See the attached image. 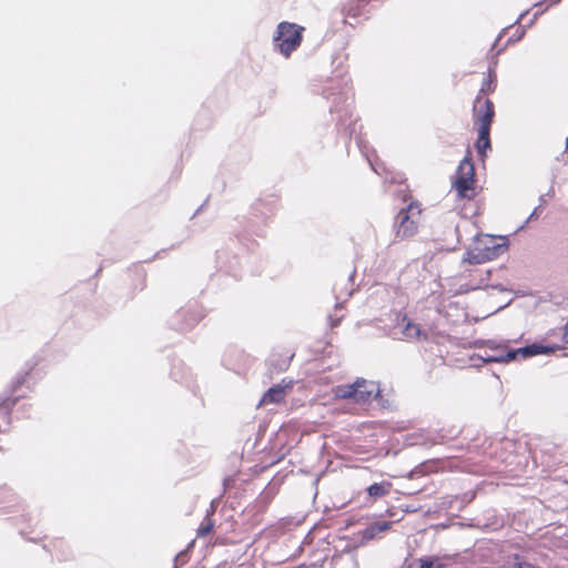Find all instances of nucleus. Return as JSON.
I'll list each match as a JSON object with an SVG mask.
<instances>
[{
	"label": "nucleus",
	"mask_w": 568,
	"mask_h": 568,
	"mask_svg": "<svg viewBox=\"0 0 568 568\" xmlns=\"http://www.w3.org/2000/svg\"><path fill=\"white\" fill-rule=\"evenodd\" d=\"M480 100L473 104V119L475 125L478 126V139L475 148L481 161H485L487 151L491 149L490 126L495 118V105L493 101H486L481 105Z\"/></svg>",
	"instance_id": "nucleus-1"
},
{
	"label": "nucleus",
	"mask_w": 568,
	"mask_h": 568,
	"mask_svg": "<svg viewBox=\"0 0 568 568\" xmlns=\"http://www.w3.org/2000/svg\"><path fill=\"white\" fill-rule=\"evenodd\" d=\"M424 221L422 204L410 199L396 214L393 229L396 240H406L416 235Z\"/></svg>",
	"instance_id": "nucleus-2"
},
{
	"label": "nucleus",
	"mask_w": 568,
	"mask_h": 568,
	"mask_svg": "<svg viewBox=\"0 0 568 568\" xmlns=\"http://www.w3.org/2000/svg\"><path fill=\"white\" fill-rule=\"evenodd\" d=\"M304 31L305 28L296 23L280 22L273 37L276 50L285 58H290L302 44Z\"/></svg>",
	"instance_id": "nucleus-3"
},
{
	"label": "nucleus",
	"mask_w": 568,
	"mask_h": 568,
	"mask_svg": "<svg viewBox=\"0 0 568 568\" xmlns=\"http://www.w3.org/2000/svg\"><path fill=\"white\" fill-rule=\"evenodd\" d=\"M453 186L462 199L471 200L476 196V172L469 149L456 170Z\"/></svg>",
	"instance_id": "nucleus-4"
},
{
	"label": "nucleus",
	"mask_w": 568,
	"mask_h": 568,
	"mask_svg": "<svg viewBox=\"0 0 568 568\" xmlns=\"http://www.w3.org/2000/svg\"><path fill=\"white\" fill-rule=\"evenodd\" d=\"M333 393L337 399H353L355 403L366 404L378 393V387L374 382L358 378L353 384L336 386Z\"/></svg>",
	"instance_id": "nucleus-5"
},
{
	"label": "nucleus",
	"mask_w": 568,
	"mask_h": 568,
	"mask_svg": "<svg viewBox=\"0 0 568 568\" xmlns=\"http://www.w3.org/2000/svg\"><path fill=\"white\" fill-rule=\"evenodd\" d=\"M562 346L560 345H542L539 343H534L530 345H527L525 347H520L517 349L508 351L505 355L499 356H488L484 358L485 362H505L508 363L510 361L516 359L518 356L523 358L532 357L540 354H552L556 351L561 349Z\"/></svg>",
	"instance_id": "nucleus-6"
},
{
	"label": "nucleus",
	"mask_w": 568,
	"mask_h": 568,
	"mask_svg": "<svg viewBox=\"0 0 568 568\" xmlns=\"http://www.w3.org/2000/svg\"><path fill=\"white\" fill-rule=\"evenodd\" d=\"M496 63L494 65H489L487 70L486 77L483 79L479 92L474 101V104L480 100V104L484 105L486 101H491L486 95L493 93L497 87V74L495 69Z\"/></svg>",
	"instance_id": "nucleus-7"
},
{
	"label": "nucleus",
	"mask_w": 568,
	"mask_h": 568,
	"mask_svg": "<svg viewBox=\"0 0 568 568\" xmlns=\"http://www.w3.org/2000/svg\"><path fill=\"white\" fill-rule=\"evenodd\" d=\"M293 386V381H288L287 383L277 384L272 386L262 397L261 404H278L282 403L287 394V389H291Z\"/></svg>",
	"instance_id": "nucleus-8"
},
{
	"label": "nucleus",
	"mask_w": 568,
	"mask_h": 568,
	"mask_svg": "<svg viewBox=\"0 0 568 568\" xmlns=\"http://www.w3.org/2000/svg\"><path fill=\"white\" fill-rule=\"evenodd\" d=\"M390 527H392V521L374 523V524L369 525L368 527H366L362 531V537L364 540H372L379 534H383V532L389 530Z\"/></svg>",
	"instance_id": "nucleus-9"
},
{
	"label": "nucleus",
	"mask_w": 568,
	"mask_h": 568,
	"mask_svg": "<svg viewBox=\"0 0 568 568\" xmlns=\"http://www.w3.org/2000/svg\"><path fill=\"white\" fill-rule=\"evenodd\" d=\"M403 321L406 322V324L403 328V336L406 339L419 341L422 338V336L424 338H426V335L422 334V331H420V327L418 324L410 322L409 320H407L406 316H404Z\"/></svg>",
	"instance_id": "nucleus-10"
},
{
	"label": "nucleus",
	"mask_w": 568,
	"mask_h": 568,
	"mask_svg": "<svg viewBox=\"0 0 568 568\" xmlns=\"http://www.w3.org/2000/svg\"><path fill=\"white\" fill-rule=\"evenodd\" d=\"M390 481L375 483L367 487V494L374 499L384 497L390 493Z\"/></svg>",
	"instance_id": "nucleus-11"
},
{
	"label": "nucleus",
	"mask_w": 568,
	"mask_h": 568,
	"mask_svg": "<svg viewBox=\"0 0 568 568\" xmlns=\"http://www.w3.org/2000/svg\"><path fill=\"white\" fill-rule=\"evenodd\" d=\"M369 1L371 0H348L344 6V11L349 17H358Z\"/></svg>",
	"instance_id": "nucleus-12"
},
{
	"label": "nucleus",
	"mask_w": 568,
	"mask_h": 568,
	"mask_svg": "<svg viewBox=\"0 0 568 568\" xmlns=\"http://www.w3.org/2000/svg\"><path fill=\"white\" fill-rule=\"evenodd\" d=\"M214 523L211 517L206 516L197 528V536L204 537L213 531Z\"/></svg>",
	"instance_id": "nucleus-13"
},
{
	"label": "nucleus",
	"mask_w": 568,
	"mask_h": 568,
	"mask_svg": "<svg viewBox=\"0 0 568 568\" xmlns=\"http://www.w3.org/2000/svg\"><path fill=\"white\" fill-rule=\"evenodd\" d=\"M440 566L437 565V568ZM408 568H436L435 560L428 558H420L415 562L409 564Z\"/></svg>",
	"instance_id": "nucleus-14"
},
{
	"label": "nucleus",
	"mask_w": 568,
	"mask_h": 568,
	"mask_svg": "<svg viewBox=\"0 0 568 568\" xmlns=\"http://www.w3.org/2000/svg\"><path fill=\"white\" fill-rule=\"evenodd\" d=\"M562 342H564V344H568V321L566 322V324L564 326Z\"/></svg>",
	"instance_id": "nucleus-15"
}]
</instances>
